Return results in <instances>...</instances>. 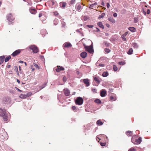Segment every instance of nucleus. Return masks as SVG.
Listing matches in <instances>:
<instances>
[{"label":"nucleus","mask_w":151,"mask_h":151,"mask_svg":"<svg viewBox=\"0 0 151 151\" xmlns=\"http://www.w3.org/2000/svg\"><path fill=\"white\" fill-rule=\"evenodd\" d=\"M113 16L114 17H116L117 16V14L116 13H114L113 14Z\"/></svg>","instance_id":"obj_52"},{"label":"nucleus","mask_w":151,"mask_h":151,"mask_svg":"<svg viewBox=\"0 0 151 151\" xmlns=\"http://www.w3.org/2000/svg\"><path fill=\"white\" fill-rule=\"evenodd\" d=\"M141 141V137H138L136 135L133 136L131 139V142L135 144H140Z\"/></svg>","instance_id":"obj_1"},{"label":"nucleus","mask_w":151,"mask_h":151,"mask_svg":"<svg viewBox=\"0 0 151 151\" xmlns=\"http://www.w3.org/2000/svg\"><path fill=\"white\" fill-rule=\"evenodd\" d=\"M128 29L132 32H134L135 31V29L133 27H129Z\"/></svg>","instance_id":"obj_22"},{"label":"nucleus","mask_w":151,"mask_h":151,"mask_svg":"<svg viewBox=\"0 0 151 151\" xmlns=\"http://www.w3.org/2000/svg\"><path fill=\"white\" fill-rule=\"evenodd\" d=\"M58 68L56 69V71L57 72H59L61 70H64V68L62 67L58 66Z\"/></svg>","instance_id":"obj_13"},{"label":"nucleus","mask_w":151,"mask_h":151,"mask_svg":"<svg viewBox=\"0 0 151 151\" xmlns=\"http://www.w3.org/2000/svg\"><path fill=\"white\" fill-rule=\"evenodd\" d=\"M133 52V50L132 48H130L129 51H128L127 52V53L129 55H131L132 54V52Z\"/></svg>","instance_id":"obj_21"},{"label":"nucleus","mask_w":151,"mask_h":151,"mask_svg":"<svg viewBox=\"0 0 151 151\" xmlns=\"http://www.w3.org/2000/svg\"><path fill=\"white\" fill-rule=\"evenodd\" d=\"M4 58L5 56L4 55L0 57V64H1L3 63Z\"/></svg>","instance_id":"obj_15"},{"label":"nucleus","mask_w":151,"mask_h":151,"mask_svg":"<svg viewBox=\"0 0 151 151\" xmlns=\"http://www.w3.org/2000/svg\"><path fill=\"white\" fill-rule=\"evenodd\" d=\"M97 4L96 2H95L94 3L91 4L89 6V8L91 9H93L95 6H96Z\"/></svg>","instance_id":"obj_16"},{"label":"nucleus","mask_w":151,"mask_h":151,"mask_svg":"<svg viewBox=\"0 0 151 151\" xmlns=\"http://www.w3.org/2000/svg\"><path fill=\"white\" fill-rule=\"evenodd\" d=\"M96 124L99 125H101L103 124V123L101 120H99L97 121Z\"/></svg>","instance_id":"obj_25"},{"label":"nucleus","mask_w":151,"mask_h":151,"mask_svg":"<svg viewBox=\"0 0 151 151\" xmlns=\"http://www.w3.org/2000/svg\"><path fill=\"white\" fill-rule=\"evenodd\" d=\"M106 91L104 89L102 90L100 92L101 96L102 97H104L106 96Z\"/></svg>","instance_id":"obj_8"},{"label":"nucleus","mask_w":151,"mask_h":151,"mask_svg":"<svg viewBox=\"0 0 151 151\" xmlns=\"http://www.w3.org/2000/svg\"><path fill=\"white\" fill-rule=\"evenodd\" d=\"M150 13V10L149 9H148L147 12V14H149Z\"/></svg>","instance_id":"obj_53"},{"label":"nucleus","mask_w":151,"mask_h":151,"mask_svg":"<svg viewBox=\"0 0 151 151\" xmlns=\"http://www.w3.org/2000/svg\"><path fill=\"white\" fill-rule=\"evenodd\" d=\"M104 51L107 53H109L110 52V50L108 48H106L104 49Z\"/></svg>","instance_id":"obj_33"},{"label":"nucleus","mask_w":151,"mask_h":151,"mask_svg":"<svg viewBox=\"0 0 151 151\" xmlns=\"http://www.w3.org/2000/svg\"><path fill=\"white\" fill-rule=\"evenodd\" d=\"M126 134L127 136H130L132 135L133 133L131 131H128L126 132Z\"/></svg>","instance_id":"obj_18"},{"label":"nucleus","mask_w":151,"mask_h":151,"mask_svg":"<svg viewBox=\"0 0 151 151\" xmlns=\"http://www.w3.org/2000/svg\"><path fill=\"white\" fill-rule=\"evenodd\" d=\"M106 6L108 8H109L110 7V4L109 3H107L106 4Z\"/></svg>","instance_id":"obj_51"},{"label":"nucleus","mask_w":151,"mask_h":151,"mask_svg":"<svg viewBox=\"0 0 151 151\" xmlns=\"http://www.w3.org/2000/svg\"><path fill=\"white\" fill-rule=\"evenodd\" d=\"M102 75L104 77H107L108 75V73L107 72H104L102 73Z\"/></svg>","instance_id":"obj_28"},{"label":"nucleus","mask_w":151,"mask_h":151,"mask_svg":"<svg viewBox=\"0 0 151 151\" xmlns=\"http://www.w3.org/2000/svg\"><path fill=\"white\" fill-rule=\"evenodd\" d=\"M129 151H135V150L134 147H132L129 149Z\"/></svg>","instance_id":"obj_37"},{"label":"nucleus","mask_w":151,"mask_h":151,"mask_svg":"<svg viewBox=\"0 0 151 151\" xmlns=\"http://www.w3.org/2000/svg\"><path fill=\"white\" fill-rule=\"evenodd\" d=\"M45 86V85L43 84V85L41 86L40 87V88H41V89H42L43 88H44Z\"/></svg>","instance_id":"obj_46"},{"label":"nucleus","mask_w":151,"mask_h":151,"mask_svg":"<svg viewBox=\"0 0 151 151\" xmlns=\"http://www.w3.org/2000/svg\"><path fill=\"white\" fill-rule=\"evenodd\" d=\"M84 83L86 85V86H88L90 85L89 80L87 79H84L83 80Z\"/></svg>","instance_id":"obj_9"},{"label":"nucleus","mask_w":151,"mask_h":151,"mask_svg":"<svg viewBox=\"0 0 151 151\" xmlns=\"http://www.w3.org/2000/svg\"><path fill=\"white\" fill-rule=\"evenodd\" d=\"M29 48L32 50L33 52L37 53L38 52L37 47L35 45H32L29 46Z\"/></svg>","instance_id":"obj_4"},{"label":"nucleus","mask_w":151,"mask_h":151,"mask_svg":"<svg viewBox=\"0 0 151 151\" xmlns=\"http://www.w3.org/2000/svg\"><path fill=\"white\" fill-rule=\"evenodd\" d=\"M99 66H101V67H104V64H103L100 63L99 64Z\"/></svg>","instance_id":"obj_47"},{"label":"nucleus","mask_w":151,"mask_h":151,"mask_svg":"<svg viewBox=\"0 0 151 151\" xmlns=\"http://www.w3.org/2000/svg\"><path fill=\"white\" fill-rule=\"evenodd\" d=\"M105 14L104 13L101 14V15H99V18H102L104 16Z\"/></svg>","instance_id":"obj_32"},{"label":"nucleus","mask_w":151,"mask_h":151,"mask_svg":"<svg viewBox=\"0 0 151 151\" xmlns=\"http://www.w3.org/2000/svg\"><path fill=\"white\" fill-rule=\"evenodd\" d=\"M11 56H9L6 57L4 60L5 62H7L11 59Z\"/></svg>","instance_id":"obj_29"},{"label":"nucleus","mask_w":151,"mask_h":151,"mask_svg":"<svg viewBox=\"0 0 151 151\" xmlns=\"http://www.w3.org/2000/svg\"><path fill=\"white\" fill-rule=\"evenodd\" d=\"M84 48L86 49V50L88 52L90 53H93L94 51L93 49V45L91 44L89 46H84Z\"/></svg>","instance_id":"obj_2"},{"label":"nucleus","mask_w":151,"mask_h":151,"mask_svg":"<svg viewBox=\"0 0 151 151\" xmlns=\"http://www.w3.org/2000/svg\"><path fill=\"white\" fill-rule=\"evenodd\" d=\"M108 20L113 23H115V20L112 17L109 18Z\"/></svg>","instance_id":"obj_20"},{"label":"nucleus","mask_w":151,"mask_h":151,"mask_svg":"<svg viewBox=\"0 0 151 151\" xmlns=\"http://www.w3.org/2000/svg\"><path fill=\"white\" fill-rule=\"evenodd\" d=\"M72 109H73V110H74L76 109V107L74 106H73L72 107Z\"/></svg>","instance_id":"obj_55"},{"label":"nucleus","mask_w":151,"mask_h":151,"mask_svg":"<svg viewBox=\"0 0 151 151\" xmlns=\"http://www.w3.org/2000/svg\"><path fill=\"white\" fill-rule=\"evenodd\" d=\"M66 5V3L65 2H63L62 3H60V5L63 8H64L65 7Z\"/></svg>","instance_id":"obj_31"},{"label":"nucleus","mask_w":151,"mask_h":151,"mask_svg":"<svg viewBox=\"0 0 151 151\" xmlns=\"http://www.w3.org/2000/svg\"><path fill=\"white\" fill-rule=\"evenodd\" d=\"M96 29H97V30L96 31L97 32H99L100 31V30L98 28H96Z\"/></svg>","instance_id":"obj_63"},{"label":"nucleus","mask_w":151,"mask_h":151,"mask_svg":"<svg viewBox=\"0 0 151 151\" xmlns=\"http://www.w3.org/2000/svg\"><path fill=\"white\" fill-rule=\"evenodd\" d=\"M63 91L65 95L66 96H68L70 95V92L67 88H65L63 90Z\"/></svg>","instance_id":"obj_6"},{"label":"nucleus","mask_w":151,"mask_h":151,"mask_svg":"<svg viewBox=\"0 0 151 151\" xmlns=\"http://www.w3.org/2000/svg\"><path fill=\"white\" fill-rule=\"evenodd\" d=\"M7 19L9 21L11 22L14 19V18L12 16V14L10 13L7 16Z\"/></svg>","instance_id":"obj_5"},{"label":"nucleus","mask_w":151,"mask_h":151,"mask_svg":"<svg viewBox=\"0 0 151 151\" xmlns=\"http://www.w3.org/2000/svg\"><path fill=\"white\" fill-rule=\"evenodd\" d=\"M132 45L133 47L134 48H137L138 47V45L137 43L135 42L132 43Z\"/></svg>","instance_id":"obj_27"},{"label":"nucleus","mask_w":151,"mask_h":151,"mask_svg":"<svg viewBox=\"0 0 151 151\" xmlns=\"http://www.w3.org/2000/svg\"><path fill=\"white\" fill-rule=\"evenodd\" d=\"M6 112V110L4 109H2L0 108V116H1L2 115H3Z\"/></svg>","instance_id":"obj_11"},{"label":"nucleus","mask_w":151,"mask_h":151,"mask_svg":"<svg viewBox=\"0 0 151 151\" xmlns=\"http://www.w3.org/2000/svg\"><path fill=\"white\" fill-rule=\"evenodd\" d=\"M94 102L98 104H101V101L99 99H96L94 101Z\"/></svg>","instance_id":"obj_23"},{"label":"nucleus","mask_w":151,"mask_h":151,"mask_svg":"<svg viewBox=\"0 0 151 151\" xmlns=\"http://www.w3.org/2000/svg\"><path fill=\"white\" fill-rule=\"evenodd\" d=\"M34 65L37 69H39L40 68L38 66V65L37 64L34 63Z\"/></svg>","instance_id":"obj_34"},{"label":"nucleus","mask_w":151,"mask_h":151,"mask_svg":"<svg viewBox=\"0 0 151 151\" xmlns=\"http://www.w3.org/2000/svg\"><path fill=\"white\" fill-rule=\"evenodd\" d=\"M87 27L89 28H91L93 27V26L92 25H88Z\"/></svg>","instance_id":"obj_48"},{"label":"nucleus","mask_w":151,"mask_h":151,"mask_svg":"<svg viewBox=\"0 0 151 151\" xmlns=\"http://www.w3.org/2000/svg\"><path fill=\"white\" fill-rule=\"evenodd\" d=\"M77 6V10L79 12H80L81 11V6L80 4H78L76 5Z\"/></svg>","instance_id":"obj_17"},{"label":"nucleus","mask_w":151,"mask_h":151,"mask_svg":"<svg viewBox=\"0 0 151 151\" xmlns=\"http://www.w3.org/2000/svg\"><path fill=\"white\" fill-rule=\"evenodd\" d=\"M87 53L86 52H82L80 54V55L82 58H85L87 56Z\"/></svg>","instance_id":"obj_7"},{"label":"nucleus","mask_w":151,"mask_h":151,"mask_svg":"<svg viewBox=\"0 0 151 151\" xmlns=\"http://www.w3.org/2000/svg\"><path fill=\"white\" fill-rule=\"evenodd\" d=\"M16 88L18 91H19V92H22V91H21V90H20V89H19L18 88Z\"/></svg>","instance_id":"obj_54"},{"label":"nucleus","mask_w":151,"mask_h":151,"mask_svg":"<svg viewBox=\"0 0 151 151\" xmlns=\"http://www.w3.org/2000/svg\"><path fill=\"white\" fill-rule=\"evenodd\" d=\"M113 69L115 71H116L117 70V68L115 65H113Z\"/></svg>","instance_id":"obj_35"},{"label":"nucleus","mask_w":151,"mask_h":151,"mask_svg":"<svg viewBox=\"0 0 151 151\" xmlns=\"http://www.w3.org/2000/svg\"><path fill=\"white\" fill-rule=\"evenodd\" d=\"M146 3L145 1H143V2H142V5H145V6L147 7V5H145V4Z\"/></svg>","instance_id":"obj_50"},{"label":"nucleus","mask_w":151,"mask_h":151,"mask_svg":"<svg viewBox=\"0 0 151 151\" xmlns=\"http://www.w3.org/2000/svg\"><path fill=\"white\" fill-rule=\"evenodd\" d=\"M54 14L55 15H57L58 14V13L56 12H54Z\"/></svg>","instance_id":"obj_57"},{"label":"nucleus","mask_w":151,"mask_h":151,"mask_svg":"<svg viewBox=\"0 0 151 151\" xmlns=\"http://www.w3.org/2000/svg\"><path fill=\"white\" fill-rule=\"evenodd\" d=\"M92 91L93 92L96 93L97 91L95 88H93L92 89Z\"/></svg>","instance_id":"obj_39"},{"label":"nucleus","mask_w":151,"mask_h":151,"mask_svg":"<svg viewBox=\"0 0 151 151\" xmlns=\"http://www.w3.org/2000/svg\"><path fill=\"white\" fill-rule=\"evenodd\" d=\"M101 4L103 6H104V3L103 1L102 2Z\"/></svg>","instance_id":"obj_59"},{"label":"nucleus","mask_w":151,"mask_h":151,"mask_svg":"<svg viewBox=\"0 0 151 151\" xmlns=\"http://www.w3.org/2000/svg\"><path fill=\"white\" fill-rule=\"evenodd\" d=\"M98 25L100 27L104 29V25L102 24V23L101 22H99L98 23Z\"/></svg>","instance_id":"obj_19"},{"label":"nucleus","mask_w":151,"mask_h":151,"mask_svg":"<svg viewBox=\"0 0 151 151\" xmlns=\"http://www.w3.org/2000/svg\"><path fill=\"white\" fill-rule=\"evenodd\" d=\"M110 99L111 100H113V99H114V97H113V96H110Z\"/></svg>","instance_id":"obj_56"},{"label":"nucleus","mask_w":151,"mask_h":151,"mask_svg":"<svg viewBox=\"0 0 151 151\" xmlns=\"http://www.w3.org/2000/svg\"><path fill=\"white\" fill-rule=\"evenodd\" d=\"M94 80L96 81L98 83H100V81L99 79V78L97 77H95L94 78Z\"/></svg>","instance_id":"obj_24"},{"label":"nucleus","mask_w":151,"mask_h":151,"mask_svg":"<svg viewBox=\"0 0 151 151\" xmlns=\"http://www.w3.org/2000/svg\"><path fill=\"white\" fill-rule=\"evenodd\" d=\"M32 94V93H27L26 94V97H29V96H31Z\"/></svg>","instance_id":"obj_40"},{"label":"nucleus","mask_w":151,"mask_h":151,"mask_svg":"<svg viewBox=\"0 0 151 151\" xmlns=\"http://www.w3.org/2000/svg\"><path fill=\"white\" fill-rule=\"evenodd\" d=\"M1 116L3 117V118L4 121H6L8 119V116H7V113L6 112L3 115H2Z\"/></svg>","instance_id":"obj_12"},{"label":"nucleus","mask_w":151,"mask_h":151,"mask_svg":"<svg viewBox=\"0 0 151 151\" xmlns=\"http://www.w3.org/2000/svg\"><path fill=\"white\" fill-rule=\"evenodd\" d=\"M61 24L63 27L65 26V23L64 22H62Z\"/></svg>","instance_id":"obj_45"},{"label":"nucleus","mask_w":151,"mask_h":151,"mask_svg":"<svg viewBox=\"0 0 151 151\" xmlns=\"http://www.w3.org/2000/svg\"><path fill=\"white\" fill-rule=\"evenodd\" d=\"M14 70H15L16 71V72L17 71H18V67L17 66H14Z\"/></svg>","instance_id":"obj_44"},{"label":"nucleus","mask_w":151,"mask_h":151,"mask_svg":"<svg viewBox=\"0 0 151 151\" xmlns=\"http://www.w3.org/2000/svg\"><path fill=\"white\" fill-rule=\"evenodd\" d=\"M30 12L32 14H35L36 13V11L34 9H30Z\"/></svg>","instance_id":"obj_30"},{"label":"nucleus","mask_w":151,"mask_h":151,"mask_svg":"<svg viewBox=\"0 0 151 151\" xmlns=\"http://www.w3.org/2000/svg\"><path fill=\"white\" fill-rule=\"evenodd\" d=\"M67 78L65 76H64L63 78V81L64 82H65L66 81Z\"/></svg>","instance_id":"obj_41"},{"label":"nucleus","mask_w":151,"mask_h":151,"mask_svg":"<svg viewBox=\"0 0 151 151\" xmlns=\"http://www.w3.org/2000/svg\"><path fill=\"white\" fill-rule=\"evenodd\" d=\"M64 47H69L72 46L71 44L69 42H66L64 44Z\"/></svg>","instance_id":"obj_14"},{"label":"nucleus","mask_w":151,"mask_h":151,"mask_svg":"<svg viewBox=\"0 0 151 151\" xmlns=\"http://www.w3.org/2000/svg\"><path fill=\"white\" fill-rule=\"evenodd\" d=\"M19 97L22 99H25L27 97L26 94H22L19 96Z\"/></svg>","instance_id":"obj_26"},{"label":"nucleus","mask_w":151,"mask_h":151,"mask_svg":"<svg viewBox=\"0 0 151 151\" xmlns=\"http://www.w3.org/2000/svg\"><path fill=\"white\" fill-rule=\"evenodd\" d=\"M125 63H124V62H122V61H121V62H119V64L120 65H124V64H125Z\"/></svg>","instance_id":"obj_36"},{"label":"nucleus","mask_w":151,"mask_h":151,"mask_svg":"<svg viewBox=\"0 0 151 151\" xmlns=\"http://www.w3.org/2000/svg\"><path fill=\"white\" fill-rule=\"evenodd\" d=\"M134 22H137V19H136V18L134 19Z\"/></svg>","instance_id":"obj_64"},{"label":"nucleus","mask_w":151,"mask_h":151,"mask_svg":"<svg viewBox=\"0 0 151 151\" xmlns=\"http://www.w3.org/2000/svg\"><path fill=\"white\" fill-rule=\"evenodd\" d=\"M128 33V32H126L123 35H123L124 36H126L127 35Z\"/></svg>","instance_id":"obj_49"},{"label":"nucleus","mask_w":151,"mask_h":151,"mask_svg":"<svg viewBox=\"0 0 151 151\" xmlns=\"http://www.w3.org/2000/svg\"><path fill=\"white\" fill-rule=\"evenodd\" d=\"M42 16V14H39V17H41Z\"/></svg>","instance_id":"obj_62"},{"label":"nucleus","mask_w":151,"mask_h":151,"mask_svg":"<svg viewBox=\"0 0 151 151\" xmlns=\"http://www.w3.org/2000/svg\"><path fill=\"white\" fill-rule=\"evenodd\" d=\"M19 63H23V61H22V60H20L19 61Z\"/></svg>","instance_id":"obj_60"},{"label":"nucleus","mask_w":151,"mask_h":151,"mask_svg":"<svg viewBox=\"0 0 151 151\" xmlns=\"http://www.w3.org/2000/svg\"><path fill=\"white\" fill-rule=\"evenodd\" d=\"M122 39L123 40H124V41H126L127 40H126V38L125 37V36L122 35Z\"/></svg>","instance_id":"obj_38"},{"label":"nucleus","mask_w":151,"mask_h":151,"mask_svg":"<svg viewBox=\"0 0 151 151\" xmlns=\"http://www.w3.org/2000/svg\"><path fill=\"white\" fill-rule=\"evenodd\" d=\"M106 144L104 143H101V142L100 143V145L102 146H104Z\"/></svg>","instance_id":"obj_43"},{"label":"nucleus","mask_w":151,"mask_h":151,"mask_svg":"<svg viewBox=\"0 0 151 151\" xmlns=\"http://www.w3.org/2000/svg\"><path fill=\"white\" fill-rule=\"evenodd\" d=\"M17 81L18 83H19V84L20 83V81L19 79H17Z\"/></svg>","instance_id":"obj_61"},{"label":"nucleus","mask_w":151,"mask_h":151,"mask_svg":"<svg viewBox=\"0 0 151 151\" xmlns=\"http://www.w3.org/2000/svg\"><path fill=\"white\" fill-rule=\"evenodd\" d=\"M75 0H71L70 1V4H73L75 3Z\"/></svg>","instance_id":"obj_42"},{"label":"nucleus","mask_w":151,"mask_h":151,"mask_svg":"<svg viewBox=\"0 0 151 151\" xmlns=\"http://www.w3.org/2000/svg\"><path fill=\"white\" fill-rule=\"evenodd\" d=\"M20 52V50H16L14 52L12 55L13 56H15L17 55L18 54H19Z\"/></svg>","instance_id":"obj_10"},{"label":"nucleus","mask_w":151,"mask_h":151,"mask_svg":"<svg viewBox=\"0 0 151 151\" xmlns=\"http://www.w3.org/2000/svg\"><path fill=\"white\" fill-rule=\"evenodd\" d=\"M83 101L82 98L79 97H78L75 100V103L76 104L81 105L83 104Z\"/></svg>","instance_id":"obj_3"},{"label":"nucleus","mask_w":151,"mask_h":151,"mask_svg":"<svg viewBox=\"0 0 151 151\" xmlns=\"http://www.w3.org/2000/svg\"><path fill=\"white\" fill-rule=\"evenodd\" d=\"M142 12L145 15H146V12L145 11L143 10Z\"/></svg>","instance_id":"obj_58"}]
</instances>
